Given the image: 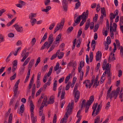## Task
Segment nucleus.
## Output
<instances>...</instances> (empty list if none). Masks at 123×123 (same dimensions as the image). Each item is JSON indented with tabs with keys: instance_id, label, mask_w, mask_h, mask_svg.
<instances>
[{
	"instance_id": "nucleus-59",
	"label": "nucleus",
	"mask_w": 123,
	"mask_h": 123,
	"mask_svg": "<svg viewBox=\"0 0 123 123\" xmlns=\"http://www.w3.org/2000/svg\"><path fill=\"white\" fill-rule=\"evenodd\" d=\"M79 86V84L78 83H76L75 85V86L74 87V88L73 90V91H74H74H77L78 88Z\"/></svg>"
},
{
	"instance_id": "nucleus-63",
	"label": "nucleus",
	"mask_w": 123,
	"mask_h": 123,
	"mask_svg": "<svg viewBox=\"0 0 123 123\" xmlns=\"http://www.w3.org/2000/svg\"><path fill=\"white\" fill-rule=\"evenodd\" d=\"M41 85V83L40 82L39 80H37V88H38Z\"/></svg>"
},
{
	"instance_id": "nucleus-14",
	"label": "nucleus",
	"mask_w": 123,
	"mask_h": 123,
	"mask_svg": "<svg viewBox=\"0 0 123 123\" xmlns=\"http://www.w3.org/2000/svg\"><path fill=\"white\" fill-rule=\"evenodd\" d=\"M26 49H24L23 51L22 54H21V57H23V56L24 55V57H25L26 58L29 55V52H27L25 54V53H26Z\"/></svg>"
},
{
	"instance_id": "nucleus-25",
	"label": "nucleus",
	"mask_w": 123,
	"mask_h": 123,
	"mask_svg": "<svg viewBox=\"0 0 123 123\" xmlns=\"http://www.w3.org/2000/svg\"><path fill=\"white\" fill-rule=\"evenodd\" d=\"M81 15H80L79 16V17L77 18L76 19H74V22L75 23H79L80 22L81 18Z\"/></svg>"
},
{
	"instance_id": "nucleus-19",
	"label": "nucleus",
	"mask_w": 123,
	"mask_h": 123,
	"mask_svg": "<svg viewBox=\"0 0 123 123\" xmlns=\"http://www.w3.org/2000/svg\"><path fill=\"white\" fill-rule=\"evenodd\" d=\"M51 8V7L50 6H47L45 9H42V12H47L50 10Z\"/></svg>"
},
{
	"instance_id": "nucleus-2",
	"label": "nucleus",
	"mask_w": 123,
	"mask_h": 123,
	"mask_svg": "<svg viewBox=\"0 0 123 123\" xmlns=\"http://www.w3.org/2000/svg\"><path fill=\"white\" fill-rule=\"evenodd\" d=\"M54 41L53 35L52 34H51L49 35L48 39V41H46L44 43L43 45L41 47L40 49L43 50L45 48L48 49L52 43Z\"/></svg>"
},
{
	"instance_id": "nucleus-1",
	"label": "nucleus",
	"mask_w": 123,
	"mask_h": 123,
	"mask_svg": "<svg viewBox=\"0 0 123 123\" xmlns=\"http://www.w3.org/2000/svg\"><path fill=\"white\" fill-rule=\"evenodd\" d=\"M111 66L109 63L107 64V61L105 59L103 62L102 68L103 70H105V72L103 73V75H105L107 74L108 75V78H111V75L110 74Z\"/></svg>"
},
{
	"instance_id": "nucleus-22",
	"label": "nucleus",
	"mask_w": 123,
	"mask_h": 123,
	"mask_svg": "<svg viewBox=\"0 0 123 123\" xmlns=\"http://www.w3.org/2000/svg\"><path fill=\"white\" fill-rule=\"evenodd\" d=\"M90 23V20H89H89L88 19L86 23V25L85 26V27L84 28V29L85 30H86L89 28Z\"/></svg>"
},
{
	"instance_id": "nucleus-32",
	"label": "nucleus",
	"mask_w": 123,
	"mask_h": 123,
	"mask_svg": "<svg viewBox=\"0 0 123 123\" xmlns=\"http://www.w3.org/2000/svg\"><path fill=\"white\" fill-rule=\"evenodd\" d=\"M36 15L35 14L31 13H30L29 16V17L30 19L34 18H33L36 17Z\"/></svg>"
},
{
	"instance_id": "nucleus-58",
	"label": "nucleus",
	"mask_w": 123,
	"mask_h": 123,
	"mask_svg": "<svg viewBox=\"0 0 123 123\" xmlns=\"http://www.w3.org/2000/svg\"><path fill=\"white\" fill-rule=\"evenodd\" d=\"M98 27L99 25H96L95 26L93 29V31L94 32H96L97 31Z\"/></svg>"
},
{
	"instance_id": "nucleus-38",
	"label": "nucleus",
	"mask_w": 123,
	"mask_h": 123,
	"mask_svg": "<svg viewBox=\"0 0 123 123\" xmlns=\"http://www.w3.org/2000/svg\"><path fill=\"white\" fill-rule=\"evenodd\" d=\"M59 67V63L58 62H57L55 66L54 67V70L56 71L58 70Z\"/></svg>"
},
{
	"instance_id": "nucleus-40",
	"label": "nucleus",
	"mask_w": 123,
	"mask_h": 123,
	"mask_svg": "<svg viewBox=\"0 0 123 123\" xmlns=\"http://www.w3.org/2000/svg\"><path fill=\"white\" fill-rule=\"evenodd\" d=\"M30 59V57H29L27 58L26 60H25V62H24V64L23 65V66L24 67L25 65H26L28 63Z\"/></svg>"
},
{
	"instance_id": "nucleus-39",
	"label": "nucleus",
	"mask_w": 123,
	"mask_h": 123,
	"mask_svg": "<svg viewBox=\"0 0 123 123\" xmlns=\"http://www.w3.org/2000/svg\"><path fill=\"white\" fill-rule=\"evenodd\" d=\"M81 112V111L80 110H79L77 113L76 116L78 118V119L80 118V119H81L82 117L80 115Z\"/></svg>"
},
{
	"instance_id": "nucleus-54",
	"label": "nucleus",
	"mask_w": 123,
	"mask_h": 123,
	"mask_svg": "<svg viewBox=\"0 0 123 123\" xmlns=\"http://www.w3.org/2000/svg\"><path fill=\"white\" fill-rule=\"evenodd\" d=\"M59 23H58L57 24L56 26L54 32V33H55L59 29H60V28L59 27Z\"/></svg>"
},
{
	"instance_id": "nucleus-43",
	"label": "nucleus",
	"mask_w": 123,
	"mask_h": 123,
	"mask_svg": "<svg viewBox=\"0 0 123 123\" xmlns=\"http://www.w3.org/2000/svg\"><path fill=\"white\" fill-rule=\"evenodd\" d=\"M99 81L95 82L94 81V83L93 84V87H95V88H96L99 85Z\"/></svg>"
},
{
	"instance_id": "nucleus-27",
	"label": "nucleus",
	"mask_w": 123,
	"mask_h": 123,
	"mask_svg": "<svg viewBox=\"0 0 123 123\" xmlns=\"http://www.w3.org/2000/svg\"><path fill=\"white\" fill-rule=\"evenodd\" d=\"M53 68V66L51 67L49 69V71L48 72V73L47 75V76L48 77H49L51 75L52 72Z\"/></svg>"
},
{
	"instance_id": "nucleus-30",
	"label": "nucleus",
	"mask_w": 123,
	"mask_h": 123,
	"mask_svg": "<svg viewBox=\"0 0 123 123\" xmlns=\"http://www.w3.org/2000/svg\"><path fill=\"white\" fill-rule=\"evenodd\" d=\"M100 117L99 116H97L96 118V119L94 120V123H100Z\"/></svg>"
},
{
	"instance_id": "nucleus-18",
	"label": "nucleus",
	"mask_w": 123,
	"mask_h": 123,
	"mask_svg": "<svg viewBox=\"0 0 123 123\" xmlns=\"http://www.w3.org/2000/svg\"><path fill=\"white\" fill-rule=\"evenodd\" d=\"M98 105V104L97 103H96L95 105H94L92 107V108L93 110L92 111V115L93 116V115L95 111L96 110V109Z\"/></svg>"
},
{
	"instance_id": "nucleus-10",
	"label": "nucleus",
	"mask_w": 123,
	"mask_h": 123,
	"mask_svg": "<svg viewBox=\"0 0 123 123\" xmlns=\"http://www.w3.org/2000/svg\"><path fill=\"white\" fill-rule=\"evenodd\" d=\"M61 35L60 34L57 36L56 37L55 40L53 43L54 44H57L58 45L59 44L60 40L61 38Z\"/></svg>"
},
{
	"instance_id": "nucleus-3",
	"label": "nucleus",
	"mask_w": 123,
	"mask_h": 123,
	"mask_svg": "<svg viewBox=\"0 0 123 123\" xmlns=\"http://www.w3.org/2000/svg\"><path fill=\"white\" fill-rule=\"evenodd\" d=\"M35 106L32 101H31L30 104V111L31 112V118L32 123H36L37 122V117L34 116V110Z\"/></svg>"
},
{
	"instance_id": "nucleus-55",
	"label": "nucleus",
	"mask_w": 123,
	"mask_h": 123,
	"mask_svg": "<svg viewBox=\"0 0 123 123\" xmlns=\"http://www.w3.org/2000/svg\"><path fill=\"white\" fill-rule=\"evenodd\" d=\"M42 90V89L41 88H40L37 92L36 95V97L37 96L39 95Z\"/></svg>"
},
{
	"instance_id": "nucleus-46",
	"label": "nucleus",
	"mask_w": 123,
	"mask_h": 123,
	"mask_svg": "<svg viewBox=\"0 0 123 123\" xmlns=\"http://www.w3.org/2000/svg\"><path fill=\"white\" fill-rule=\"evenodd\" d=\"M71 84V82H68L67 84V85L65 87V89L66 90H68L69 89L70 86Z\"/></svg>"
},
{
	"instance_id": "nucleus-23",
	"label": "nucleus",
	"mask_w": 123,
	"mask_h": 123,
	"mask_svg": "<svg viewBox=\"0 0 123 123\" xmlns=\"http://www.w3.org/2000/svg\"><path fill=\"white\" fill-rule=\"evenodd\" d=\"M34 61V59H32L31 60L29 63L28 66V68H31L33 65Z\"/></svg>"
},
{
	"instance_id": "nucleus-62",
	"label": "nucleus",
	"mask_w": 123,
	"mask_h": 123,
	"mask_svg": "<svg viewBox=\"0 0 123 123\" xmlns=\"http://www.w3.org/2000/svg\"><path fill=\"white\" fill-rule=\"evenodd\" d=\"M83 72L82 71L80 72V79L81 80H83Z\"/></svg>"
},
{
	"instance_id": "nucleus-52",
	"label": "nucleus",
	"mask_w": 123,
	"mask_h": 123,
	"mask_svg": "<svg viewBox=\"0 0 123 123\" xmlns=\"http://www.w3.org/2000/svg\"><path fill=\"white\" fill-rule=\"evenodd\" d=\"M73 28L72 26H70L68 28V29L67 31L68 33L70 32L73 30Z\"/></svg>"
},
{
	"instance_id": "nucleus-7",
	"label": "nucleus",
	"mask_w": 123,
	"mask_h": 123,
	"mask_svg": "<svg viewBox=\"0 0 123 123\" xmlns=\"http://www.w3.org/2000/svg\"><path fill=\"white\" fill-rule=\"evenodd\" d=\"M73 94L74 95L75 97V101L77 102L79 99L80 96V92L79 91L77 90L73 91Z\"/></svg>"
},
{
	"instance_id": "nucleus-45",
	"label": "nucleus",
	"mask_w": 123,
	"mask_h": 123,
	"mask_svg": "<svg viewBox=\"0 0 123 123\" xmlns=\"http://www.w3.org/2000/svg\"><path fill=\"white\" fill-rule=\"evenodd\" d=\"M55 44H53L51 46V47H50L48 51V53L50 52L52 50L55 48V46L54 45Z\"/></svg>"
},
{
	"instance_id": "nucleus-17",
	"label": "nucleus",
	"mask_w": 123,
	"mask_h": 123,
	"mask_svg": "<svg viewBox=\"0 0 123 123\" xmlns=\"http://www.w3.org/2000/svg\"><path fill=\"white\" fill-rule=\"evenodd\" d=\"M67 0H63L62 5L63 6L64 9V10L67 11V4L66 3Z\"/></svg>"
},
{
	"instance_id": "nucleus-28",
	"label": "nucleus",
	"mask_w": 123,
	"mask_h": 123,
	"mask_svg": "<svg viewBox=\"0 0 123 123\" xmlns=\"http://www.w3.org/2000/svg\"><path fill=\"white\" fill-rule=\"evenodd\" d=\"M57 81L56 80H55L53 88V90L54 91H55L56 90Z\"/></svg>"
},
{
	"instance_id": "nucleus-5",
	"label": "nucleus",
	"mask_w": 123,
	"mask_h": 123,
	"mask_svg": "<svg viewBox=\"0 0 123 123\" xmlns=\"http://www.w3.org/2000/svg\"><path fill=\"white\" fill-rule=\"evenodd\" d=\"M94 80V78L92 77L91 80V82L90 80H85L83 83L85 85L86 88L88 87L90 89L92 85Z\"/></svg>"
},
{
	"instance_id": "nucleus-12",
	"label": "nucleus",
	"mask_w": 123,
	"mask_h": 123,
	"mask_svg": "<svg viewBox=\"0 0 123 123\" xmlns=\"http://www.w3.org/2000/svg\"><path fill=\"white\" fill-rule=\"evenodd\" d=\"M55 97L53 96H50L49 98V100L48 101V104H51L55 102Z\"/></svg>"
},
{
	"instance_id": "nucleus-37",
	"label": "nucleus",
	"mask_w": 123,
	"mask_h": 123,
	"mask_svg": "<svg viewBox=\"0 0 123 123\" xmlns=\"http://www.w3.org/2000/svg\"><path fill=\"white\" fill-rule=\"evenodd\" d=\"M30 19H31L30 22L31 23L32 25L33 26L36 23V22L37 20L35 18Z\"/></svg>"
},
{
	"instance_id": "nucleus-35",
	"label": "nucleus",
	"mask_w": 123,
	"mask_h": 123,
	"mask_svg": "<svg viewBox=\"0 0 123 123\" xmlns=\"http://www.w3.org/2000/svg\"><path fill=\"white\" fill-rule=\"evenodd\" d=\"M101 13L104 16H106V12L105 8L103 7V8H101Z\"/></svg>"
},
{
	"instance_id": "nucleus-56",
	"label": "nucleus",
	"mask_w": 123,
	"mask_h": 123,
	"mask_svg": "<svg viewBox=\"0 0 123 123\" xmlns=\"http://www.w3.org/2000/svg\"><path fill=\"white\" fill-rule=\"evenodd\" d=\"M55 25V23H53L51 24L49 28V29L51 30L52 29Z\"/></svg>"
},
{
	"instance_id": "nucleus-41",
	"label": "nucleus",
	"mask_w": 123,
	"mask_h": 123,
	"mask_svg": "<svg viewBox=\"0 0 123 123\" xmlns=\"http://www.w3.org/2000/svg\"><path fill=\"white\" fill-rule=\"evenodd\" d=\"M111 38L109 36H108L106 39V43L108 44H110L111 43Z\"/></svg>"
},
{
	"instance_id": "nucleus-4",
	"label": "nucleus",
	"mask_w": 123,
	"mask_h": 123,
	"mask_svg": "<svg viewBox=\"0 0 123 123\" xmlns=\"http://www.w3.org/2000/svg\"><path fill=\"white\" fill-rule=\"evenodd\" d=\"M73 105L74 103L73 102L71 103V105L70 103H69L67 107V111L66 112L63 117L65 119L64 121L65 123L67 122V119L68 118V114H70L71 112V111L72 109L73 108Z\"/></svg>"
},
{
	"instance_id": "nucleus-24",
	"label": "nucleus",
	"mask_w": 123,
	"mask_h": 123,
	"mask_svg": "<svg viewBox=\"0 0 123 123\" xmlns=\"http://www.w3.org/2000/svg\"><path fill=\"white\" fill-rule=\"evenodd\" d=\"M100 110L101 109L100 108V105H99L98 106L97 109L95 113V115L94 116V117L95 116H96L98 114Z\"/></svg>"
},
{
	"instance_id": "nucleus-51",
	"label": "nucleus",
	"mask_w": 123,
	"mask_h": 123,
	"mask_svg": "<svg viewBox=\"0 0 123 123\" xmlns=\"http://www.w3.org/2000/svg\"><path fill=\"white\" fill-rule=\"evenodd\" d=\"M50 0H46L44 2V3L45 5L46 6H47L50 5Z\"/></svg>"
},
{
	"instance_id": "nucleus-6",
	"label": "nucleus",
	"mask_w": 123,
	"mask_h": 123,
	"mask_svg": "<svg viewBox=\"0 0 123 123\" xmlns=\"http://www.w3.org/2000/svg\"><path fill=\"white\" fill-rule=\"evenodd\" d=\"M89 13V11L88 10H86V13L84 12L81 15V19L82 20L81 21L80 24V26L82 25L86 21V19L88 17Z\"/></svg>"
},
{
	"instance_id": "nucleus-16",
	"label": "nucleus",
	"mask_w": 123,
	"mask_h": 123,
	"mask_svg": "<svg viewBox=\"0 0 123 123\" xmlns=\"http://www.w3.org/2000/svg\"><path fill=\"white\" fill-rule=\"evenodd\" d=\"M65 89L64 88H63L61 94V100L64 99L65 98Z\"/></svg>"
},
{
	"instance_id": "nucleus-36",
	"label": "nucleus",
	"mask_w": 123,
	"mask_h": 123,
	"mask_svg": "<svg viewBox=\"0 0 123 123\" xmlns=\"http://www.w3.org/2000/svg\"><path fill=\"white\" fill-rule=\"evenodd\" d=\"M71 75V74H69L65 78V84H66L69 80V79L70 78V77Z\"/></svg>"
},
{
	"instance_id": "nucleus-26",
	"label": "nucleus",
	"mask_w": 123,
	"mask_h": 123,
	"mask_svg": "<svg viewBox=\"0 0 123 123\" xmlns=\"http://www.w3.org/2000/svg\"><path fill=\"white\" fill-rule=\"evenodd\" d=\"M113 28V27L112 26H110V36L111 37L112 39H113L114 38V37L113 36V35H114V33L112 31V29Z\"/></svg>"
},
{
	"instance_id": "nucleus-44",
	"label": "nucleus",
	"mask_w": 123,
	"mask_h": 123,
	"mask_svg": "<svg viewBox=\"0 0 123 123\" xmlns=\"http://www.w3.org/2000/svg\"><path fill=\"white\" fill-rule=\"evenodd\" d=\"M25 67H20L19 70V73L21 74H22L24 73Z\"/></svg>"
},
{
	"instance_id": "nucleus-42",
	"label": "nucleus",
	"mask_w": 123,
	"mask_h": 123,
	"mask_svg": "<svg viewBox=\"0 0 123 123\" xmlns=\"http://www.w3.org/2000/svg\"><path fill=\"white\" fill-rule=\"evenodd\" d=\"M62 88V86H60L58 88V91L57 95V97L58 98L60 96Z\"/></svg>"
},
{
	"instance_id": "nucleus-60",
	"label": "nucleus",
	"mask_w": 123,
	"mask_h": 123,
	"mask_svg": "<svg viewBox=\"0 0 123 123\" xmlns=\"http://www.w3.org/2000/svg\"><path fill=\"white\" fill-rule=\"evenodd\" d=\"M81 43V42L80 39L78 40L77 42V45L76 46L77 48H79L80 46V45Z\"/></svg>"
},
{
	"instance_id": "nucleus-8",
	"label": "nucleus",
	"mask_w": 123,
	"mask_h": 123,
	"mask_svg": "<svg viewBox=\"0 0 123 123\" xmlns=\"http://www.w3.org/2000/svg\"><path fill=\"white\" fill-rule=\"evenodd\" d=\"M13 26L15 27V29L17 31L20 32H21L23 31V27L20 25L15 24Z\"/></svg>"
},
{
	"instance_id": "nucleus-61",
	"label": "nucleus",
	"mask_w": 123,
	"mask_h": 123,
	"mask_svg": "<svg viewBox=\"0 0 123 123\" xmlns=\"http://www.w3.org/2000/svg\"><path fill=\"white\" fill-rule=\"evenodd\" d=\"M33 78H32L31 79V80L30 81V82L29 85V86H32V85H33Z\"/></svg>"
},
{
	"instance_id": "nucleus-49",
	"label": "nucleus",
	"mask_w": 123,
	"mask_h": 123,
	"mask_svg": "<svg viewBox=\"0 0 123 123\" xmlns=\"http://www.w3.org/2000/svg\"><path fill=\"white\" fill-rule=\"evenodd\" d=\"M90 105H88V104L86 103L85 108V112L86 113L87 112Z\"/></svg>"
},
{
	"instance_id": "nucleus-50",
	"label": "nucleus",
	"mask_w": 123,
	"mask_h": 123,
	"mask_svg": "<svg viewBox=\"0 0 123 123\" xmlns=\"http://www.w3.org/2000/svg\"><path fill=\"white\" fill-rule=\"evenodd\" d=\"M115 16L112 13H111L110 14V18L111 20H113L115 17Z\"/></svg>"
},
{
	"instance_id": "nucleus-21",
	"label": "nucleus",
	"mask_w": 123,
	"mask_h": 123,
	"mask_svg": "<svg viewBox=\"0 0 123 123\" xmlns=\"http://www.w3.org/2000/svg\"><path fill=\"white\" fill-rule=\"evenodd\" d=\"M14 90L13 92H14V94L13 96L14 97L16 96L18 90V86H14Z\"/></svg>"
},
{
	"instance_id": "nucleus-33",
	"label": "nucleus",
	"mask_w": 123,
	"mask_h": 123,
	"mask_svg": "<svg viewBox=\"0 0 123 123\" xmlns=\"http://www.w3.org/2000/svg\"><path fill=\"white\" fill-rule=\"evenodd\" d=\"M58 57L59 59L62 58L64 56V53L62 52H60L59 54H58Z\"/></svg>"
},
{
	"instance_id": "nucleus-29",
	"label": "nucleus",
	"mask_w": 123,
	"mask_h": 123,
	"mask_svg": "<svg viewBox=\"0 0 123 123\" xmlns=\"http://www.w3.org/2000/svg\"><path fill=\"white\" fill-rule=\"evenodd\" d=\"M47 33H45L44 34L43 37L41 39L40 43L41 44L42 42H43L44 40L46 39L47 36Z\"/></svg>"
},
{
	"instance_id": "nucleus-13",
	"label": "nucleus",
	"mask_w": 123,
	"mask_h": 123,
	"mask_svg": "<svg viewBox=\"0 0 123 123\" xmlns=\"http://www.w3.org/2000/svg\"><path fill=\"white\" fill-rule=\"evenodd\" d=\"M94 99V96L92 95L90 97L89 100L87 101L86 103L90 105L93 102Z\"/></svg>"
},
{
	"instance_id": "nucleus-9",
	"label": "nucleus",
	"mask_w": 123,
	"mask_h": 123,
	"mask_svg": "<svg viewBox=\"0 0 123 123\" xmlns=\"http://www.w3.org/2000/svg\"><path fill=\"white\" fill-rule=\"evenodd\" d=\"M117 95L116 94V92L115 91H112L111 93L109 95V97L110 99L112 100V98L113 97L115 99L117 98Z\"/></svg>"
},
{
	"instance_id": "nucleus-53",
	"label": "nucleus",
	"mask_w": 123,
	"mask_h": 123,
	"mask_svg": "<svg viewBox=\"0 0 123 123\" xmlns=\"http://www.w3.org/2000/svg\"><path fill=\"white\" fill-rule=\"evenodd\" d=\"M21 50V47H19L18 48L16 51H15V52H13V53L14 55L15 56H16L17 55V53H18V51H20Z\"/></svg>"
},
{
	"instance_id": "nucleus-47",
	"label": "nucleus",
	"mask_w": 123,
	"mask_h": 123,
	"mask_svg": "<svg viewBox=\"0 0 123 123\" xmlns=\"http://www.w3.org/2000/svg\"><path fill=\"white\" fill-rule=\"evenodd\" d=\"M85 104L86 100L85 99H83L82 102L81 108H82L83 107H84L85 106Z\"/></svg>"
},
{
	"instance_id": "nucleus-11",
	"label": "nucleus",
	"mask_w": 123,
	"mask_h": 123,
	"mask_svg": "<svg viewBox=\"0 0 123 123\" xmlns=\"http://www.w3.org/2000/svg\"><path fill=\"white\" fill-rule=\"evenodd\" d=\"M102 56L101 52L100 51H98L97 52L96 56V61H99L101 57Z\"/></svg>"
},
{
	"instance_id": "nucleus-31",
	"label": "nucleus",
	"mask_w": 123,
	"mask_h": 123,
	"mask_svg": "<svg viewBox=\"0 0 123 123\" xmlns=\"http://www.w3.org/2000/svg\"><path fill=\"white\" fill-rule=\"evenodd\" d=\"M12 114L11 113L9 117L8 123H12Z\"/></svg>"
},
{
	"instance_id": "nucleus-57",
	"label": "nucleus",
	"mask_w": 123,
	"mask_h": 123,
	"mask_svg": "<svg viewBox=\"0 0 123 123\" xmlns=\"http://www.w3.org/2000/svg\"><path fill=\"white\" fill-rule=\"evenodd\" d=\"M113 26L114 28L113 29V31L114 32H115L116 30V28L117 26L116 24L113 23Z\"/></svg>"
},
{
	"instance_id": "nucleus-48",
	"label": "nucleus",
	"mask_w": 123,
	"mask_h": 123,
	"mask_svg": "<svg viewBox=\"0 0 123 123\" xmlns=\"http://www.w3.org/2000/svg\"><path fill=\"white\" fill-rule=\"evenodd\" d=\"M93 53L92 52H90L89 55L90 62H91L92 61L93 59Z\"/></svg>"
},
{
	"instance_id": "nucleus-20",
	"label": "nucleus",
	"mask_w": 123,
	"mask_h": 123,
	"mask_svg": "<svg viewBox=\"0 0 123 123\" xmlns=\"http://www.w3.org/2000/svg\"><path fill=\"white\" fill-rule=\"evenodd\" d=\"M80 1H78L75 4L74 9V10L77 9L80 6Z\"/></svg>"
},
{
	"instance_id": "nucleus-34",
	"label": "nucleus",
	"mask_w": 123,
	"mask_h": 123,
	"mask_svg": "<svg viewBox=\"0 0 123 123\" xmlns=\"http://www.w3.org/2000/svg\"><path fill=\"white\" fill-rule=\"evenodd\" d=\"M25 110L24 106L23 104L20 107V112L21 113H23Z\"/></svg>"
},
{
	"instance_id": "nucleus-15",
	"label": "nucleus",
	"mask_w": 123,
	"mask_h": 123,
	"mask_svg": "<svg viewBox=\"0 0 123 123\" xmlns=\"http://www.w3.org/2000/svg\"><path fill=\"white\" fill-rule=\"evenodd\" d=\"M65 21V20L64 18H63L61 20L60 23V24H59V27L60 28V29H61L63 28L64 25Z\"/></svg>"
},
{
	"instance_id": "nucleus-64",
	"label": "nucleus",
	"mask_w": 123,
	"mask_h": 123,
	"mask_svg": "<svg viewBox=\"0 0 123 123\" xmlns=\"http://www.w3.org/2000/svg\"><path fill=\"white\" fill-rule=\"evenodd\" d=\"M120 23L119 25H121L122 24H123V16L120 18Z\"/></svg>"
}]
</instances>
